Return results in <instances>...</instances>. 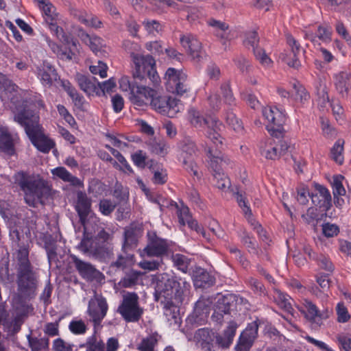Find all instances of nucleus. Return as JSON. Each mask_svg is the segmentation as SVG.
Returning a JSON list of instances; mask_svg holds the SVG:
<instances>
[{
  "instance_id": "nucleus-1",
  "label": "nucleus",
  "mask_w": 351,
  "mask_h": 351,
  "mask_svg": "<svg viewBox=\"0 0 351 351\" xmlns=\"http://www.w3.org/2000/svg\"><path fill=\"white\" fill-rule=\"evenodd\" d=\"M14 178L15 182L24 193V200L28 206L33 208L43 206L51 197V186L40 176L19 172Z\"/></svg>"
},
{
  "instance_id": "nucleus-2",
  "label": "nucleus",
  "mask_w": 351,
  "mask_h": 351,
  "mask_svg": "<svg viewBox=\"0 0 351 351\" xmlns=\"http://www.w3.org/2000/svg\"><path fill=\"white\" fill-rule=\"evenodd\" d=\"M190 287L188 282L173 274H159L156 276V300H171L182 303Z\"/></svg>"
},
{
  "instance_id": "nucleus-3",
  "label": "nucleus",
  "mask_w": 351,
  "mask_h": 351,
  "mask_svg": "<svg viewBox=\"0 0 351 351\" xmlns=\"http://www.w3.org/2000/svg\"><path fill=\"white\" fill-rule=\"evenodd\" d=\"M14 121L24 127L32 143L40 152L47 153L53 147V143L43 132L38 123L39 117L33 111L23 110L14 116Z\"/></svg>"
},
{
  "instance_id": "nucleus-4",
  "label": "nucleus",
  "mask_w": 351,
  "mask_h": 351,
  "mask_svg": "<svg viewBox=\"0 0 351 351\" xmlns=\"http://www.w3.org/2000/svg\"><path fill=\"white\" fill-rule=\"evenodd\" d=\"M189 113L190 121L193 126L195 128L206 127V137L210 140L213 144H216L217 145L222 144L223 138L220 134V132L223 128V125L219 120L210 116L205 117L195 110H190Z\"/></svg>"
},
{
  "instance_id": "nucleus-5",
  "label": "nucleus",
  "mask_w": 351,
  "mask_h": 351,
  "mask_svg": "<svg viewBox=\"0 0 351 351\" xmlns=\"http://www.w3.org/2000/svg\"><path fill=\"white\" fill-rule=\"evenodd\" d=\"M135 64L134 77L137 80H149L153 84L159 82V76L156 70V61L152 56L133 54Z\"/></svg>"
},
{
  "instance_id": "nucleus-6",
  "label": "nucleus",
  "mask_w": 351,
  "mask_h": 351,
  "mask_svg": "<svg viewBox=\"0 0 351 351\" xmlns=\"http://www.w3.org/2000/svg\"><path fill=\"white\" fill-rule=\"evenodd\" d=\"M106 242L95 238L82 237L77 247L90 257L100 261H106L112 255V249L107 247Z\"/></svg>"
},
{
  "instance_id": "nucleus-7",
  "label": "nucleus",
  "mask_w": 351,
  "mask_h": 351,
  "mask_svg": "<svg viewBox=\"0 0 351 351\" xmlns=\"http://www.w3.org/2000/svg\"><path fill=\"white\" fill-rule=\"evenodd\" d=\"M117 312L121 315L127 322H138L143 313V309L138 304V296L134 293H128L123 295L121 304L119 306Z\"/></svg>"
},
{
  "instance_id": "nucleus-8",
  "label": "nucleus",
  "mask_w": 351,
  "mask_h": 351,
  "mask_svg": "<svg viewBox=\"0 0 351 351\" xmlns=\"http://www.w3.org/2000/svg\"><path fill=\"white\" fill-rule=\"evenodd\" d=\"M187 75L181 70L169 68L165 73L166 88L169 92L182 95L187 92Z\"/></svg>"
},
{
  "instance_id": "nucleus-9",
  "label": "nucleus",
  "mask_w": 351,
  "mask_h": 351,
  "mask_svg": "<svg viewBox=\"0 0 351 351\" xmlns=\"http://www.w3.org/2000/svg\"><path fill=\"white\" fill-rule=\"evenodd\" d=\"M137 86L132 90L130 100L133 105L137 108H144L147 107L151 102L152 97L156 94V90L147 86V80H141L138 82Z\"/></svg>"
},
{
  "instance_id": "nucleus-10",
  "label": "nucleus",
  "mask_w": 351,
  "mask_h": 351,
  "mask_svg": "<svg viewBox=\"0 0 351 351\" xmlns=\"http://www.w3.org/2000/svg\"><path fill=\"white\" fill-rule=\"evenodd\" d=\"M80 221L83 226L84 238H95L102 242H107L111 239V235L101 226L99 220L96 217L90 215Z\"/></svg>"
},
{
  "instance_id": "nucleus-11",
  "label": "nucleus",
  "mask_w": 351,
  "mask_h": 351,
  "mask_svg": "<svg viewBox=\"0 0 351 351\" xmlns=\"http://www.w3.org/2000/svg\"><path fill=\"white\" fill-rule=\"evenodd\" d=\"M17 285L19 291L25 296L30 297L37 287L38 280L32 267L18 270Z\"/></svg>"
},
{
  "instance_id": "nucleus-12",
  "label": "nucleus",
  "mask_w": 351,
  "mask_h": 351,
  "mask_svg": "<svg viewBox=\"0 0 351 351\" xmlns=\"http://www.w3.org/2000/svg\"><path fill=\"white\" fill-rule=\"evenodd\" d=\"M263 114L271 123L267 128L271 136L276 138L282 137L285 131L283 125L286 121L285 115L277 108H264Z\"/></svg>"
},
{
  "instance_id": "nucleus-13",
  "label": "nucleus",
  "mask_w": 351,
  "mask_h": 351,
  "mask_svg": "<svg viewBox=\"0 0 351 351\" xmlns=\"http://www.w3.org/2000/svg\"><path fill=\"white\" fill-rule=\"evenodd\" d=\"M236 295L234 294L228 293L219 296L214 306V312L211 315L212 321L221 325L224 316L230 313L231 308L236 304Z\"/></svg>"
},
{
  "instance_id": "nucleus-14",
  "label": "nucleus",
  "mask_w": 351,
  "mask_h": 351,
  "mask_svg": "<svg viewBox=\"0 0 351 351\" xmlns=\"http://www.w3.org/2000/svg\"><path fill=\"white\" fill-rule=\"evenodd\" d=\"M147 237V243L143 251L148 256H162L169 253L170 245L166 239L158 237L155 232H148Z\"/></svg>"
},
{
  "instance_id": "nucleus-15",
  "label": "nucleus",
  "mask_w": 351,
  "mask_h": 351,
  "mask_svg": "<svg viewBox=\"0 0 351 351\" xmlns=\"http://www.w3.org/2000/svg\"><path fill=\"white\" fill-rule=\"evenodd\" d=\"M287 43L290 51L281 53L280 58L290 67L297 69L301 66L300 59L305 50L301 48L300 43L291 35H287Z\"/></svg>"
},
{
  "instance_id": "nucleus-16",
  "label": "nucleus",
  "mask_w": 351,
  "mask_h": 351,
  "mask_svg": "<svg viewBox=\"0 0 351 351\" xmlns=\"http://www.w3.org/2000/svg\"><path fill=\"white\" fill-rule=\"evenodd\" d=\"M143 233V228L141 223L132 222L124 228L123 243L122 250L127 254L130 250L136 248L139 239Z\"/></svg>"
},
{
  "instance_id": "nucleus-17",
  "label": "nucleus",
  "mask_w": 351,
  "mask_h": 351,
  "mask_svg": "<svg viewBox=\"0 0 351 351\" xmlns=\"http://www.w3.org/2000/svg\"><path fill=\"white\" fill-rule=\"evenodd\" d=\"M304 310L302 312L305 317L311 322V328L317 330L322 325V320L329 317L328 310L320 311L317 306L308 300L303 302Z\"/></svg>"
},
{
  "instance_id": "nucleus-18",
  "label": "nucleus",
  "mask_w": 351,
  "mask_h": 351,
  "mask_svg": "<svg viewBox=\"0 0 351 351\" xmlns=\"http://www.w3.org/2000/svg\"><path fill=\"white\" fill-rule=\"evenodd\" d=\"M258 324L256 321L247 326L241 333L235 346V351H249L258 336Z\"/></svg>"
},
{
  "instance_id": "nucleus-19",
  "label": "nucleus",
  "mask_w": 351,
  "mask_h": 351,
  "mask_svg": "<svg viewBox=\"0 0 351 351\" xmlns=\"http://www.w3.org/2000/svg\"><path fill=\"white\" fill-rule=\"evenodd\" d=\"M70 258L82 278L90 281H100L103 278L102 273L92 264L80 260L73 254H71Z\"/></svg>"
},
{
  "instance_id": "nucleus-20",
  "label": "nucleus",
  "mask_w": 351,
  "mask_h": 351,
  "mask_svg": "<svg viewBox=\"0 0 351 351\" xmlns=\"http://www.w3.org/2000/svg\"><path fill=\"white\" fill-rule=\"evenodd\" d=\"M238 326L236 322L230 321L222 333L215 334V348L221 350L228 349L233 342Z\"/></svg>"
},
{
  "instance_id": "nucleus-21",
  "label": "nucleus",
  "mask_w": 351,
  "mask_h": 351,
  "mask_svg": "<svg viewBox=\"0 0 351 351\" xmlns=\"http://www.w3.org/2000/svg\"><path fill=\"white\" fill-rule=\"evenodd\" d=\"M212 303L210 298H206L202 296L195 303L193 313L189 317L188 321L197 325H202L205 323L208 307Z\"/></svg>"
},
{
  "instance_id": "nucleus-22",
  "label": "nucleus",
  "mask_w": 351,
  "mask_h": 351,
  "mask_svg": "<svg viewBox=\"0 0 351 351\" xmlns=\"http://www.w3.org/2000/svg\"><path fill=\"white\" fill-rule=\"evenodd\" d=\"M180 42L182 46L186 49L188 53L193 58L200 60L202 57V43L195 36L187 34L180 36Z\"/></svg>"
},
{
  "instance_id": "nucleus-23",
  "label": "nucleus",
  "mask_w": 351,
  "mask_h": 351,
  "mask_svg": "<svg viewBox=\"0 0 351 351\" xmlns=\"http://www.w3.org/2000/svg\"><path fill=\"white\" fill-rule=\"evenodd\" d=\"M215 148L208 146L205 148V151L206 152L207 156L209 158V165L210 167L213 171V174H217L219 173H222V166L223 163H226L224 160L223 155L219 148V144L217 145L214 144ZM222 144L221 145V146Z\"/></svg>"
},
{
  "instance_id": "nucleus-24",
  "label": "nucleus",
  "mask_w": 351,
  "mask_h": 351,
  "mask_svg": "<svg viewBox=\"0 0 351 351\" xmlns=\"http://www.w3.org/2000/svg\"><path fill=\"white\" fill-rule=\"evenodd\" d=\"M195 338L201 344V348L206 351H211L215 348V333L208 328L198 329L195 333Z\"/></svg>"
},
{
  "instance_id": "nucleus-25",
  "label": "nucleus",
  "mask_w": 351,
  "mask_h": 351,
  "mask_svg": "<svg viewBox=\"0 0 351 351\" xmlns=\"http://www.w3.org/2000/svg\"><path fill=\"white\" fill-rule=\"evenodd\" d=\"M351 73L347 71H340L335 75V85L336 90L342 98H348L350 88Z\"/></svg>"
},
{
  "instance_id": "nucleus-26",
  "label": "nucleus",
  "mask_w": 351,
  "mask_h": 351,
  "mask_svg": "<svg viewBox=\"0 0 351 351\" xmlns=\"http://www.w3.org/2000/svg\"><path fill=\"white\" fill-rule=\"evenodd\" d=\"M331 34L332 31L330 27L319 25L315 33L311 30L305 32L304 38L315 45L316 43L320 45L318 43V40H322L323 43L330 42L331 40Z\"/></svg>"
},
{
  "instance_id": "nucleus-27",
  "label": "nucleus",
  "mask_w": 351,
  "mask_h": 351,
  "mask_svg": "<svg viewBox=\"0 0 351 351\" xmlns=\"http://www.w3.org/2000/svg\"><path fill=\"white\" fill-rule=\"evenodd\" d=\"M80 88L87 95H93L97 93V80L95 77H88L77 73L75 77Z\"/></svg>"
},
{
  "instance_id": "nucleus-28",
  "label": "nucleus",
  "mask_w": 351,
  "mask_h": 351,
  "mask_svg": "<svg viewBox=\"0 0 351 351\" xmlns=\"http://www.w3.org/2000/svg\"><path fill=\"white\" fill-rule=\"evenodd\" d=\"M91 201L86 194L82 191L77 192V200L75 209L80 217V220H84L90 215Z\"/></svg>"
},
{
  "instance_id": "nucleus-29",
  "label": "nucleus",
  "mask_w": 351,
  "mask_h": 351,
  "mask_svg": "<svg viewBox=\"0 0 351 351\" xmlns=\"http://www.w3.org/2000/svg\"><path fill=\"white\" fill-rule=\"evenodd\" d=\"M108 308V304L104 298L97 299V305L96 306L89 308V314L95 325L100 324L101 320L106 315Z\"/></svg>"
},
{
  "instance_id": "nucleus-30",
  "label": "nucleus",
  "mask_w": 351,
  "mask_h": 351,
  "mask_svg": "<svg viewBox=\"0 0 351 351\" xmlns=\"http://www.w3.org/2000/svg\"><path fill=\"white\" fill-rule=\"evenodd\" d=\"M38 77L44 86H51L58 79V74L53 66L44 62L38 69Z\"/></svg>"
},
{
  "instance_id": "nucleus-31",
  "label": "nucleus",
  "mask_w": 351,
  "mask_h": 351,
  "mask_svg": "<svg viewBox=\"0 0 351 351\" xmlns=\"http://www.w3.org/2000/svg\"><path fill=\"white\" fill-rule=\"evenodd\" d=\"M193 281L196 288H206L214 285L215 278L207 271L199 268L195 272Z\"/></svg>"
},
{
  "instance_id": "nucleus-32",
  "label": "nucleus",
  "mask_w": 351,
  "mask_h": 351,
  "mask_svg": "<svg viewBox=\"0 0 351 351\" xmlns=\"http://www.w3.org/2000/svg\"><path fill=\"white\" fill-rule=\"evenodd\" d=\"M81 45L77 39L69 38L67 36V60L78 63L82 58Z\"/></svg>"
},
{
  "instance_id": "nucleus-33",
  "label": "nucleus",
  "mask_w": 351,
  "mask_h": 351,
  "mask_svg": "<svg viewBox=\"0 0 351 351\" xmlns=\"http://www.w3.org/2000/svg\"><path fill=\"white\" fill-rule=\"evenodd\" d=\"M305 254H306L310 259L315 261L320 268L326 271L332 272L334 270V265L330 259L324 254H317L309 248H304Z\"/></svg>"
},
{
  "instance_id": "nucleus-34",
  "label": "nucleus",
  "mask_w": 351,
  "mask_h": 351,
  "mask_svg": "<svg viewBox=\"0 0 351 351\" xmlns=\"http://www.w3.org/2000/svg\"><path fill=\"white\" fill-rule=\"evenodd\" d=\"M261 153L267 159L269 160H276L280 156L276 143L271 138L267 140L264 145L261 147Z\"/></svg>"
},
{
  "instance_id": "nucleus-35",
  "label": "nucleus",
  "mask_w": 351,
  "mask_h": 351,
  "mask_svg": "<svg viewBox=\"0 0 351 351\" xmlns=\"http://www.w3.org/2000/svg\"><path fill=\"white\" fill-rule=\"evenodd\" d=\"M162 341L161 336L158 335L157 333H154L143 339L138 349L141 351H154L155 348H158V344Z\"/></svg>"
},
{
  "instance_id": "nucleus-36",
  "label": "nucleus",
  "mask_w": 351,
  "mask_h": 351,
  "mask_svg": "<svg viewBox=\"0 0 351 351\" xmlns=\"http://www.w3.org/2000/svg\"><path fill=\"white\" fill-rule=\"evenodd\" d=\"M0 149L9 155L14 153V138L4 130L0 131Z\"/></svg>"
},
{
  "instance_id": "nucleus-37",
  "label": "nucleus",
  "mask_w": 351,
  "mask_h": 351,
  "mask_svg": "<svg viewBox=\"0 0 351 351\" xmlns=\"http://www.w3.org/2000/svg\"><path fill=\"white\" fill-rule=\"evenodd\" d=\"M16 250V257L18 261V270L24 268L32 267L29 261V250L28 248L24 245L14 248Z\"/></svg>"
},
{
  "instance_id": "nucleus-38",
  "label": "nucleus",
  "mask_w": 351,
  "mask_h": 351,
  "mask_svg": "<svg viewBox=\"0 0 351 351\" xmlns=\"http://www.w3.org/2000/svg\"><path fill=\"white\" fill-rule=\"evenodd\" d=\"M143 273L134 269L125 271V276L121 279V284L125 288L132 287L138 284L139 278Z\"/></svg>"
},
{
  "instance_id": "nucleus-39",
  "label": "nucleus",
  "mask_w": 351,
  "mask_h": 351,
  "mask_svg": "<svg viewBox=\"0 0 351 351\" xmlns=\"http://www.w3.org/2000/svg\"><path fill=\"white\" fill-rule=\"evenodd\" d=\"M164 315L169 321L174 319L176 321L179 315V305L182 303H177L171 300H165Z\"/></svg>"
},
{
  "instance_id": "nucleus-40",
  "label": "nucleus",
  "mask_w": 351,
  "mask_h": 351,
  "mask_svg": "<svg viewBox=\"0 0 351 351\" xmlns=\"http://www.w3.org/2000/svg\"><path fill=\"white\" fill-rule=\"evenodd\" d=\"M315 189L323 202L322 203L323 211H328L332 206V198L329 191L324 186L317 183L315 184Z\"/></svg>"
},
{
  "instance_id": "nucleus-41",
  "label": "nucleus",
  "mask_w": 351,
  "mask_h": 351,
  "mask_svg": "<svg viewBox=\"0 0 351 351\" xmlns=\"http://www.w3.org/2000/svg\"><path fill=\"white\" fill-rule=\"evenodd\" d=\"M149 105L156 111L164 114L165 110H167V97L159 95L156 90V94L152 97Z\"/></svg>"
},
{
  "instance_id": "nucleus-42",
  "label": "nucleus",
  "mask_w": 351,
  "mask_h": 351,
  "mask_svg": "<svg viewBox=\"0 0 351 351\" xmlns=\"http://www.w3.org/2000/svg\"><path fill=\"white\" fill-rule=\"evenodd\" d=\"M344 141L339 139L335 143L330 150L332 158L338 164L341 165L343 162V157L342 152L343 151Z\"/></svg>"
},
{
  "instance_id": "nucleus-43",
  "label": "nucleus",
  "mask_w": 351,
  "mask_h": 351,
  "mask_svg": "<svg viewBox=\"0 0 351 351\" xmlns=\"http://www.w3.org/2000/svg\"><path fill=\"white\" fill-rule=\"evenodd\" d=\"M149 151L157 155L164 156L167 153L168 146L163 141H152L147 143Z\"/></svg>"
},
{
  "instance_id": "nucleus-44",
  "label": "nucleus",
  "mask_w": 351,
  "mask_h": 351,
  "mask_svg": "<svg viewBox=\"0 0 351 351\" xmlns=\"http://www.w3.org/2000/svg\"><path fill=\"white\" fill-rule=\"evenodd\" d=\"M67 94L71 98L75 106L77 108H82L84 103V97L78 93V91L67 82Z\"/></svg>"
},
{
  "instance_id": "nucleus-45",
  "label": "nucleus",
  "mask_w": 351,
  "mask_h": 351,
  "mask_svg": "<svg viewBox=\"0 0 351 351\" xmlns=\"http://www.w3.org/2000/svg\"><path fill=\"white\" fill-rule=\"evenodd\" d=\"M172 261L176 267L184 273L188 270L190 264V260L184 255L176 254L172 255Z\"/></svg>"
},
{
  "instance_id": "nucleus-46",
  "label": "nucleus",
  "mask_w": 351,
  "mask_h": 351,
  "mask_svg": "<svg viewBox=\"0 0 351 351\" xmlns=\"http://www.w3.org/2000/svg\"><path fill=\"white\" fill-rule=\"evenodd\" d=\"M256 59L260 62V64L267 68H269L273 64V61L267 55L265 51L263 48H258L254 49L253 51Z\"/></svg>"
},
{
  "instance_id": "nucleus-47",
  "label": "nucleus",
  "mask_w": 351,
  "mask_h": 351,
  "mask_svg": "<svg viewBox=\"0 0 351 351\" xmlns=\"http://www.w3.org/2000/svg\"><path fill=\"white\" fill-rule=\"evenodd\" d=\"M132 258L133 256L130 254L125 256L122 254L119 255L117 261L111 263L110 267H115L122 270L126 269L132 262Z\"/></svg>"
},
{
  "instance_id": "nucleus-48",
  "label": "nucleus",
  "mask_w": 351,
  "mask_h": 351,
  "mask_svg": "<svg viewBox=\"0 0 351 351\" xmlns=\"http://www.w3.org/2000/svg\"><path fill=\"white\" fill-rule=\"evenodd\" d=\"M316 90L319 103L322 107H324L330 101L327 87L325 84L319 82Z\"/></svg>"
},
{
  "instance_id": "nucleus-49",
  "label": "nucleus",
  "mask_w": 351,
  "mask_h": 351,
  "mask_svg": "<svg viewBox=\"0 0 351 351\" xmlns=\"http://www.w3.org/2000/svg\"><path fill=\"white\" fill-rule=\"evenodd\" d=\"M75 36L84 43H87V40H90V35L82 27L76 25H71L70 35L68 36L71 38Z\"/></svg>"
},
{
  "instance_id": "nucleus-50",
  "label": "nucleus",
  "mask_w": 351,
  "mask_h": 351,
  "mask_svg": "<svg viewBox=\"0 0 351 351\" xmlns=\"http://www.w3.org/2000/svg\"><path fill=\"white\" fill-rule=\"evenodd\" d=\"M226 120L227 123L230 125L234 130L239 131L242 130V125L240 120L237 117L232 110H228L226 114Z\"/></svg>"
},
{
  "instance_id": "nucleus-51",
  "label": "nucleus",
  "mask_w": 351,
  "mask_h": 351,
  "mask_svg": "<svg viewBox=\"0 0 351 351\" xmlns=\"http://www.w3.org/2000/svg\"><path fill=\"white\" fill-rule=\"evenodd\" d=\"M343 177L341 175L335 176L333 177V182L332 183L334 197L336 196H341L346 194V189L342 184V180Z\"/></svg>"
},
{
  "instance_id": "nucleus-52",
  "label": "nucleus",
  "mask_w": 351,
  "mask_h": 351,
  "mask_svg": "<svg viewBox=\"0 0 351 351\" xmlns=\"http://www.w3.org/2000/svg\"><path fill=\"white\" fill-rule=\"evenodd\" d=\"M138 82L139 80L136 79L133 76V80H130L128 77L124 76L121 78L119 80V86L120 88L123 91H130V95L132 94V90L135 88L137 86Z\"/></svg>"
},
{
  "instance_id": "nucleus-53",
  "label": "nucleus",
  "mask_w": 351,
  "mask_h": 351,
  "mask_svg": "<svg viewBox=\"0 0 351 351\" xmlns=\"http://www.w3.org/2000/svg\"><path fill=\"white\" fill-rule=\"evenodd\" d=\"M221 94L226 104L232 106L234 104L235 98L233 95L230 84L224 83L221 86Z\"/></svg>"
},
{
  "instance_id": "nucleus-54",
  "label": "nucleus",
  "mask_w": 351,
  "mask_h": 351,
  "mask_svg": "<svg viewBox=\"0 0 351 351\" xmlns=\"http://www.w3.org/2000/svg\"><path fill=\"white\" fill-rule=\"evenodd\" d=\"M100 212L104 215H110L115 209L116 204L110 199H101L99 204Z\"/></svg>"
},
{
  "instance_id": "nucleus-55",
  "label": "nucleus",
  "mask_w": 351,
  "mask_h": 351,
  "mask_svg": "<svg viewBox=\"0 0 351 351\" xmlns=\"http://www.w3.org/2000/svg\"><path fill=\"white\" fill-rule=\"evenodd\" d=\"M178 102L179 100L176 99V98L167 97V110H165L164 114L169 117H173L176 113L180 110L178 107Z\"/></svg>"
},
{
  "instance_id": "nucleus-56",
  "label": "nucleus",
  "mask_w": 351,
  "mask_h": 351,
  "mask_svg": "<svg viewBox=\"0 0 351 351\" xmlns=\"http://www.w3.org/2000/svg\"><path fill=\"white\" fill-rule=\"evenodd\" d=\"M259 37L256 31L249 32L246 34V38L244 41L245 45L252 47L253 51L254 49L260 48L258 47Z\"/></svg>"
},
{
  "instance_id": "nucleus-57",
  "label": "nucleus",
  "mask_w": 351,
  "mask_h": 351,
  "mask_svg": "<svg viewBox=\"0 0 351 351\" xmlns=\"http://www.w3.org/2000/svg\"><path fill=\"white\" fill-rule=\"evenodd\" d=\"M106 147L110 150L112 154L118 160V161L122 165L126 171H128L129 173H133V170L128 163L126 159L118 150L112 148L108 145H106Z\"/></svg>"
},
{
  "instance_id": "nucleus-58",
  "label": "nucleus",
  "mask_w": 351,
  "mask_h": 351,
  "mask_svg": "<svg viewBox=\"0 0 351 351\" xmlns=\"http://www.w3.org/2000/svg\"><path fill=\"white\" fill-rule=\"evenodd\" d=\"M213 176L214 179L216 180L215 185L218 189L224 190L230 188V180L223 173L213 174Z\"/></svg>"
},
{
  "instance_id": "nucleus-59",
  "label": "nucleus",
  "mask_w": 351,
  "mask_h": 351,
  "mask_svg": "<svg viewBox=\"0 0 351 351\" xmlns=\"http://www.w3.org/2000/svg\"><path fill=\"white\" fill-rule=\"evenodd\" d=\"M182 149L183 153H185L190 156L195 154L197 151L195 142L190 138H185L182 141Z\"/></svg>"
},
{
  "instance_id": "nucleus-60",
  "label": "nucleus",
  "mask_w": 351,
  "mask_h": 351,
  "mask_svg": "<svg viewBox=\"0 0 351 351\" xmlns=\"http://www.w3.org/2000/svg\"><path fill=\"white\" fill-rule=\"evenodd\" d=\"M337 321L340 323L347 322L350 319V315L343 303H339L336 308Z\"/></svg>"
},
{
  "instance_id": "nucleus-61",
  "label": "nucleus",
  "mask_w": 351,
  "mask_h": 351,
  "mask_svg": "<svg viewBox=\"0 0 351 351\" xmlns=\"http://www.w3.org/2000/svg\"><path fill=\"white\" fill-rule=\"evenodd\" d=\"M338 343L340 348L345 351H351V335L350 334H341L337 337Z\"/></svg>"
},
{
  "instance_id": "nucleus-62",
  "label": "nucleus",
  "mask_w": 351,
  "mask_h": 351,
  "mask_svg": "<svg viewBox=\"0 0 351 351\" xmlns=\"http://www.w3.org/2000/svg\"><path fill=\"white\" fill-rule=\"evenodd\" d=\"M87 351H105L106 344L101 341H97L93 337L87 342Z\"/></svg>"
},
{
  "instance_id": "nucleus-63",
  "label": "nucleus",
  "mask_w": 351,
  "mask_h": 351,
  "mask_svg": "<svg viewBox=\"0 0 351 351\" xmlns=\"http://www.w3.org/2000/svg\"><path fill=\"white\" fill-rule=\"evenodd\" d=\"M69 330L74 334H83L86 330V326L82 320H74L70 322Z\"/></svg>"
},
{
  "instance_id": "nucleus-64",
  "label": "nucleus",
  "mask_w": 351,
  "mask_h": 351,
  "mask_svg": "<svg viewBox=\"0 0 351 351\" xmlns=\"http://www.w3.org/2000/svg\"><path fill=\"white\" fill-rule=\"evenodd\" d=\"M237 202H238L239 206L242 208L245 215H252V211L250 207L247 206V200L245 195L237 192L234 194Z\"/></svg>"
}]
</instances>
